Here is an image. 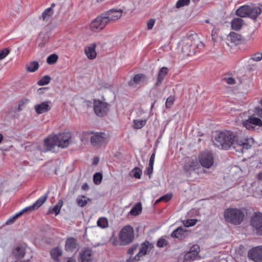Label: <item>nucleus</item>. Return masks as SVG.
Wrapping results in <instances>:
<instances>
[{
  "label": "nucleus",
  "instance_id": "nucleus-1",
  "mask_svg": "<svg viewBox=\"0 0 262 262\" xmlns=\"http://www.w3.org/2000/svg\"><path fill=\"white\" fill-rule=\"evenodd\" d=\"M214 144L221 146L222 148L228 149L231 146L235 148L238 147H246L248 144L242 132H233L229 130L221 132L215 137Z\"/></svg>",
  "mask_w": 262,
  "mask_h": 262
},
{
  "label": "nucleus",
  "instance_id": "nucleus-2",
  "mask_svg": "<svg viewBox=\"0 0 262 262\" xmlns=\"http://www.w3.org/2000/svg\"><path fill=\"white\" fill-rule=\"evenodd\" d=\"M224 216L227 222L237 225L243 221L245 214L241 209L228 208L224 211Z\"/></svg>",
  "mask_w": 262,
  "mask_h": 262
},
{
  "label": "nucleus",
  "instance_id": "nucleus-3",
  "mask_svg": "<svg viewBox=\"0 0 262 262\" xmlns=\"http://www.w3.org/2000/svg\"><path fill=\"white\" fill-rule=\"evenodd\" d=\"M135 237L133 228L129 225L123 227L119 234V240L120 245L125 246L134 241Z\"/></svg>",
  "mask_w": 262,
  "mask_h": 262
},
{
  "label": "nucleus",
  "instance_id": "nucleus-4",
  "mask_svg": "<svg viewBox=\"0 0 262 262\" xmlns=\"http://www.w3.org/2000/svg\"><path fill=\"white\" fill-rule=\"evenodd\" d=\"M153 248V246L148 241H145L143 243L140 248L138 253L133 257H129L127 261V262H136L140 259V258L149 252L151 249Z\"/></svg>",
  "mask_w": 262,
  "mask_h": 262
},
{
  "label": "nucleus",
  "instance_id": "nucleus-5",
  "mask_svg": "<svg viewBox=\"0 0 262 262\" xmlns=\"http://www.w3.org/2000/svg\"><path fill=\"white\" fill-rule=\"evenodd\" d=\"M108 134L104 133H96L91 137V143L93 146L100 147L106 144L109 139Z\"/></svg>",
  "mask_w": 262,
  "mask_h": 262
},
{
  "label": "nucleus",
  "instance_id": "nucleus-6",
  "mask_svg": "<svg viewBox=\"0 0 262 262\" xmlns=\"http://www.w3.org/2000/svg\"><path fill=\"white\" fill-rule=\"evenodd\" d=\"M121 9H112L102 13L107 24L118 20L122 16Z\"/></svg>",
  "mask_w": 262,
  "mask_h": 262
},
{
  "label": "nucleus",
  "instance_id": "nucleus-7",
  "mask_svg": "<svg viewBox=\"0 0 262 262\" xmlns=\"http://www.w3.org/2000/svg\"><path fill=\"white\" fill-rule=\"evenodd\" d=\"M107 25L101 13L91 22L90 28L91 31L98 32L103 30Z\"/></svg>",
  "mask_w": 262,
  "mask_h": 262
},
{
  "label": "nucleus",
  "instance_id": "nucleus-8",
  "mask_svg": "<svg viewBox=\"0 0 262 262\" xmlns=\"http://www.w3.org/2000/svg\"><path fill=\"white\" fill-rule=\"evenodd\" d=\"M94 110L99 117L105 116L108 111V104L99 100H95L93 105Z\"/></svg>",
  "mask_w": 262,
  "mask_h": 262
},
{
  "label": "nucleus",
  "instance_id": "nucleus-9",
  "mask_svg": "<svg viewBox=\"0 0 262 262\" xmlns=\"http://www.w3.org/2000/svg\"><path fill=\"white\" fill-rule=\"evenodd\" d=\"M199 163L206 168H210L214 163V158L212 153L209 151H204L199 156Z\"/></svg>",
  "mask_w": 262,
  "mask_h": 262
},
{
  "label": "nucleus",
  "instance_id": "nucleus-10",
  "mask_svg": "<svg viewBox=\"0 0 262 262\" xmlns=\"http://www.w3.org/2000/svg\"><path fill=\"white\" fill-rule=\"evenodd\" d=\"M55 136L57 146L59 147L62 148L67 147L71 142V136L70 133H63L55 135Z\"/></svg>",
  "mask_w": 262,
  "mask_h": 262
},
{
  "label": "nucleus",
  "instance_id": "nucleus-11",
  "mask_svg": "<svg viewBox=\"0 0 262 262\" xmlns=\"http://www.w3.org/2000/svg\"><path fill=\"white\" fill-rule=\"evenodd\" d=\"M179 47L182 48V52L185 56H189L191 53V47L193 46V37L188 36L182 39L179 42Z\"/></svg>",
  "mask_w": 262,
  "mask_h": 262
},
{
  "label": "nucleus",
  "instance_id": "nucleus-12",
  "mask_svg": "<svg viewBox=\"0 0 262 262\" xmlns=\"http://www.w3.org/2000/svg\"><path fill=\"white\" fill-rule=\"evenodd\" d=\"M200 168V164L196 159L189 160L183 167V170L187 177L190 176L193 172Z\"/></svg>",
  "mask_w": 262,
  "mask_h": 262
},
{
  "label": "nucleus",
  "instance_id": "nucleus-13",
  "mask_svg": "<svg viewBox=\"0 0 262 262\" xmlns=\"http://www.w3.org/2000/svg\"><path fill=\"white\" fill-rule=\"evenodd\" d=\"M28 250H29V248H28L26 244L17 245L12 250L13 255L17 259H21L25 257Z\"/></svg>",
  "mask_w": 262,
  "mask_h": 262
},
{
  "label": "nucleus",
  "instance_id": "nucleus-14",
  "mask_svg": "<svg viewBox=\"0 0 262 262\" xmlns=\"http://www.w3.org/2000/svg\"><path fill=\"white\" fill-rule=\"evenodd\" d=\"M243 125L247 129H253L255 126H262V121L260 119L253 116H249L248 119L243 121Z\"/></svg>",
  "mask_w": 262,
  "mask_h": 262
},
{
  "label": "nucleus",
  "instance_id": "nucleus-15",
  "mask_svg": "<svg viewBox=\"0 0 262 262\" xmlns=\"http://www.w3.org/2000/svg\"><path fill=\"white\" fill-rule=\"evenodd\" d=\"M249 258L255 262H262V246H257L248 252Z\"/></svg>",
  "mask_w": 262,
  "mask_h": 262
},
{
  "label": "nucleus",
  "instance_id": "nucleus-16",
  "mask_svg": "<svg viewBox=\"0 0 262 262\" xmlns=\"http://www.w3.org/2000/svg\"><path fill=\"white\" fill-rule=\"evenodd\" d=\"M48 198V194H46L44 195L41 196L32 205L28 206L24 208L19 213H21V215L27 211H32L41 206L47 200Z\"/></svg>",
  "mask_w": 262,
  "mask_h": 262
},
{
  "label": "nucleus",
  "instance_id": "nucleus-17",
  "mask_svg": "<svg viewBox=\"0 0 262 262\" xmlns=\"http://www.w3.org/2000/svg\"><path fill=\"white\" fill-rule=\"evenodd\" d=\"M147 80V77L145 75L143 74H138L130 79L128 82V85L132 87L135 88L138 85L144 83Z\"/></svg>",
  "mask_w": 262,
  "mask_h": 262
},
{
  "label": "nucleus",
  "instance_id": "nucleus-18",
  "mask_svg": "<svg viewBox=\"0 0 262 262\" xmlns=\"http://www.w3.org/2000/svg\"><path fill=\"white\" fill-rule=\"evenodd\" d=\"M251 224L257 232L262 226V213L259 212L254 213L251 220Z\"/></svg>",
  "mask_w": 262,
  "mask_h": 262
},
{
  "label": "nucleus",
  "instance_id": "nucleus-19",
  "mask_svg": "<svg viewBox=\"0 0 262 262\" xmlns=\"http://www.w3.org/2000/svg\"><path fill=\"white\" fill-rule=\"evenodd\" d=\"M78 249V245L76 240L73 237L67 239L65 245V249L67 252H74Z\"/></svg>",
  "mask_w": 262,
  "mask_h": 262
},
{
  "label": "nucleus",
  "instance_id": "nucleus-20",
  "mask_svg": "<svg viewBox=\"0 0 262 262\" xmlns=\"http://www.w3.org/2000/svg\"><path fill=\"white\" fill-rule=\"evenodd\" d=\"M200 251V247L198 245H194L191 248L189 252L185 255V259L186 260H193L198 255Z\"/></svg>",
  "mask_w": 262,
  "mask_h": 262
},
{
  "label": "nucleus",
  "instance_id": "nucleus-21",
  "mask_svg": "<svg viewBox=\"0 0 262 262\" xmlns=\"http://www.w3.org/2000/svg\"><path fill=\"white\" fill-rule=\"evenodd\" d=\"M188 234V232L183 227H179L174 230L171 235L173 237L179 238L182 240L185 238Z\"/></svg>",
  "mask_w": 262,
  "mask_h": 262
},
{
  "label": "nucleus",
  "instance_id": "nucleus-22",
  "mask_svg": "<svg viewBox=\"0 0 262 262\" xmlns=\"http://www.w3.org/2000/svg\"><path fill=\"white\" fill-rule=\"evenodd\" d=\"M96 47V44L93 43L85 48L84 52L89 59H94L96 57L97 53L95 51Z\"/></svg>",
  "mask_w": 262,
  "mask_h": 262
},
{
  "label": "nucleus",
  "instance_id": "nucleus-23",
  "mask_svg": "<svg viewBox=\"0 0 262 262\" xmlns=\"http://www.w3.org/2000/svg\"><path fill=\"white\" fill-rule=\"evenodd\" d=\"M51 107L49 104V102L45 101L40 104L35 105L34 109L38 114H41L48 112Z\"/></svg>",
  "mask_w": 262,
  "mask_h": 262
},
{
  "label": "nucleus",
  "instance_id": "nucleus-24",
  "mask_svg": "<svg viewBox=\"0 0 262 262\" xmlns=\"http://www.w3.org/2000/svg\"><path fill=\"white\" fill-rule=\"evenodd\" d=\"M45 146L47 148V150H50L57 146L56 138L55 135L49 136L44 141Z\"/></svg>",
  "mask_w": 262,
  "mask_h": 262
},
{
  "label": "nucleus",
  "instance_id": "nucleus-25",
  "mask_svg": "<svg viewBox=\"0 0 262 262\" xmlns=\"http://www.w3.org/2000/svg\"><path fill=\"white\" fill-rule=\"evenodd\" d=\"M249 10H248V16L255 19L261 13V9L256 6H249Z\"/></svg>",
  "mask_w": 262,
  "mask_h": 262
},
{
  "label": "nucleus",
  "instance_id": "nucleus-26",
  "mask_svg": "<svg viewBox=\"0 0 262 262\" xmlns=\"http://www.w3.org/2000/svg\"><path fill=\"white\" fill-rule=\"evenodd\" d=\"M168 69L166 67H163L160 69L157 78V82L155 83L156 86H159L161 84L162 81L164 80L165 76L168 73Z\"/></svg>",
  "mask_w": 262,
  "mask_h": 262
},
{
  "label": "nucleus",
  "instance_id": "nucleus-27",
  "mask_svg": "<svg viewBox=\"0 0 262 262\" xmlns=\"http://www.w3.org/2000/svg\"><path fill=\"white\" fill-rule=\"evenodd\" d=\"M241 39V35L235 32H231L227 37V40L235 45H238Z\"/></svg>",
  "mask_w": 262,
  "mask_h": 262
},
{
  "label": "nucleus",
  "instance_id": "nucleus-28",
  "mask_svg": "<svg viewBox=\"0 0 262 262\" xmlns=\"http://www.w3.org/2000/svg\"><path fill=\"white\" fill-rule=\"evenodd\" d=\"M92 250L89 249H85L80 254L81 262H91L92 258Z\"/></svg>",
  "mask_w": 262,
  "mask_h": 262
},
{
  "label": "nucleus",
  "instance_id": "nucleus-29",
  "mask_svg": "<svg viewBox=\"0 0 262 262\" xmlns=\"http://www.w3.org/2000/svg\"><path fill=\"white\" fill-rule=\"evenodd\" d=\"M53 12V10L51 8H48L43 11L41 16L39 17V18L42 19L45 21H48L51 19Z\"/></svg>",
  "mask_w": 262,
  "mask_h": 262
},
{
  "label": "nucleus",
  "instance_id": "nucleus-30",
  "mask_svg": "<svg viewBox=\"0 0 262 262\" xmlns=\"http://www.w3.org/2000/svg\"><path fill=\"white\" fill-rule=\"evenodd\" d=\"M232 29L234 30H239L241 29L243 25V20L240 18H234L231 23Z\"/></svg>",
  "mask_w": 262,
  "mask_h": 262
},
{
  "label": "nucleus",
  "instance_id": "nucleus-31",
  "mask_svg": "<svg viewBox=\"0 0 262 262\" xmlns=\"http://www.w3.org/2000/svg\"><path fill=\"white\" fill-rule=\"evenodd\" d=\"M249 10V6H242L236 11V14L242 17L248 16Z\"/></svg>",
  "mask_w": 262,
  "mask_h": 262
},
{
  "label": "nucleus",
  "instance_id": "nucleus-32",
  "mask_svg": "<svg viewBox=\"0 0 262 262\" xmlns=\"http://www.w3.org/2000/svg\"><path fill=\"white\" fill-rule=\"evenodd\" d=\"M62 250L59 247L53 248L50 251L52 257L56 261H58V257L62 255Z\"/></svg>",
  "mask_w": 262,
  "mask_h": 262
},
{
  "label": "nucleus",
  "instance_id": "nucleus-33",
  "mask_svg": "<svg viewBox=\"0 0 262 262\" xmlns=\"http://www.w3.org/2000/svg\"><path fill=\"white\" fill-rule=\"evenodd\" d=\"M49 36L42 33H40L37 38V42L38 43V46L40 48H42L45 46L46 43L48 41Z\"/></svg>",
  "mask_w": 262,
  "mask_h": 262
},
{
  "label": "nucleus",
  "instance_id": "nucleus-34",
  "mask_svg": "<svg viewBox=\"0 0 262 262\" xmlns=\"http://www.w3.org/2000/svg\"><path fill=\"white\" fill-rule=\"evenodd\" d=\"M26 70L29 72H34L39 68V63L37 61H32L26 64Z\"/></svg>",
  "mask_w": 262,
  "mask_h": 262
},
{
  "label": "nucleus",
  "instance_id": "nucleus-35",
  "mask_svg": "<svg viewBox=\"0 0 262 262\" xmlns=\"http://www.w3.org/2000/svg\"><path fill=\"white\" fill-rule=\"evenodd\" d=\"M89 201H91V200L90 199H86V197L84 195L79 196L76 199L78 205L81 207L85 206Z\"/></svg>",
  "mask_w": 262,
  "mask_h": 262
},
{
  "label": "nucleus",
  "instance_id": "nucleus-36",
  "mask_svg": "<svg viewBox=\"0 0 262 262\" xmlns=\"http://www.w3.org/2000/svg\"><path fill=\"white\" fill-rule=\"evenodd\" d=\"M262 59V53L260 52L256 53L255 54L252 55L251 58L248 60V63H249V66L252 65L254 66V64H252V61H259Z\"/></svg>",
  "mask_w": 262,
  "mask_h": 262
},
{
  "label": "nucleus",
  "instance_id": "nucleus-37",
  "mask_svg": "<svg viewBox=\"0 0 262 262\" xmlns=\"http://www.w3.org/2000/svg\"><path fill=\"white\" fill-rule=\"evenodd\" d=\"M62 205V202L60 201L53 208L50 207L48 210V213H55L56 215H58L60 211L61 207Z\"/></svg>",
  "mask_w": 262,
  "mask_h": 262
},
{
  "label": "nucleus",
  "instance_id": "nucleus-38",
  "mask_svg": "<svg viewBox=\"0 0 262 262\" xmlns=\"http://www.w3.org/2000/svg\"><path fill=\"white\" fill-rule=\"evenodd\" d=\"M142 211V206L140 203H137L130 211V214L133 215L139 214Z\"/></svg>",
  "mask_w": 262,
  "mask_h": 262
},
{
  "label": "nucleus",
  "instance_id": "nucleus-39",
  "mask_svg": "<svg viewBox=\"0 0 262 262\" xmlns=\"http://www.w3.org/2000/svg\"><path fill=\"white\" fill-rule=\"evenodd\" d=\"M51 79L49 76H44L37 82V84L40 86L47 85L50 83Z\"/></svg>",
  "mask_w": 262,
  "mask_h": 262
},
{
  "label": "nucleus",
  "instance_id": "nucleus-40",
  "mask_svg": "<svg viewBox=\"0 0 262 262\" xmlns=\"http://www.w3.org/2000/svg\"><path fill=\"white\" fill-rule=\"evenodd\" d=\"M97 226L101 228H105L108 226L107 220L105 217H100L97 221Z\"/></svg>",
  "mask_w": 262,
  "mask_h": 262
},
{
  "label": "nucleus",
  "instance_id": "nucleus-41",
  "mask_svg": "<svg viewBox=\"0 0 262 262\" xmlns=\"http://www.w3.org/2000/svg\"><path fill=\"white\" fill-rule=\"evenodd\" d=\"M146 122L145 120H135L134 121V127L136 129H140L145 124Z\"/></svg>",
  "mask_w": 262,
  "mask_h": 262
},
{
  "label": "nucleus",
  "instance_id": "nucleus-42",
  "mask_svg": "<svg viewBox=\"0 0 262 262\" xmlns=\"http://www.w3.org/2000/svg\"><path fill=\"white\" fill-rule=\"evenodd\" d=\"M58 58V57L56 54H52L47 58V62L49 64H53L56 62Z\"/></svg>",
  "mask_w": 262,
  "mask_h": 262
},
{
  "label": "nucleus",
  "instance_id": "nucleus-43",
  "mask_svg": "<svg viewBox=\"0 0 262 262\" xmlns=\"http://www.w3.org/2000/svg\"><path fill=\"white\" fill-rule=\"evenodd\" d=\"M102 179V175L100 172L95 173L93 176V181L95 184L98 185L100 184Z\"/></svg>",
  "mask_w": 262,
  "mask_h": 262
},
{
  "label": "nucleus",
  "instance_id": "nucleus-44",
  "mask_svg": "<svg viewBox=\"0 0 262 262\" xmlns=\"http://www.w3.org/2000/svg\"><path fill=\"white\" fill-rule=\"evenodd\" d=\"M28 102V100L24 99L18 102V106L16 108L15 112H19L23 110L24 105Z\"/></svg>",
  "mask_w": 262,
  "mask_h": 262
},
{
  "label": "nucleus",
  "instance_id": "nucleus-45",
  "mask_svg": "<svg viewBox=\"0 0 262 262\" xmlns=\"http://www.w3.org/2000/svg\"><path fill=\"white\" fill-rule=\"evenodd\" d=\"M190 0H178L176 3V8H180L189 5Z\"/></svg>",
  "mask_w": 262,
  "mask_h": 262
},
{
  "label": "nucleus",
  "instance_id": "nucleus-46",
  "mask_svg": "<svg viewBox=\"0 0 262 262\" xmlns=\"http://www.w3.org/2000/svg\"><path fill=\"white\" fill-rule=\"evenodd\" d=\"M132 172L135 178L140 179L142 170L139 168L135 167L132 170Z\"/></svg>",
  "mask_w": 262,
  "mask_h": 262
},
{
  "label": "nucleus",
  "instance_id": "nucleus-47",
  "mask_svg": "<svg viewBox=\"0 0 262 262\" xmlns=\"http://www.w3.org/2000/svg\"><path fill=\"white\" fill-rule=\"evenodd\" d=\"M174 101H175V98L173 96H169L167 99L166 103H165V106H166V108H170L172 106Z\"/></svg>",
  "mask_w": 262,
  "mask_h": 262
},
{
  "label": "nucleus",
  "instance_id": "nucleus-48",
  "mask_svg": "<svg viewBox=\"0 0 262 262\" xmlns=\"http://www.w3.org/2000/svg\"><path fill=\"white\" fill-rule=\"evenodd\" d=\"M21 215V213H17L14 215L10 217L9 219H8V220L6 221V223L7 225H11L13 224L15 220L17 219L20 215Z\"/></svg>",
  "mask_w": 262,
  "mask_h": 262
},
{
  "label": "nucleus",
  "instance_id": "nucleus-49",
  "mask_svg": "<svg viewBox=\"0 0 262 262\" xmlns=\"http://www.w3.org/2000/svg\"><path fill=\"white\" fill-rule=\"evenodd\" d=\"M223 80L228 84H234L235 83V79L230 76H226L224 77Z\"/></svg>",
  "mask_w": 262,
  "mask_h": 262
},
{
  "label": "nucleus",
  "instance_id": "nucleus-50",
  "mask_svg": "<svg viewBox=\"0 0 262 262\" xmlns=\"http://www.w3.org/2000/svg\"><path fill=\"white\" fill-rule=\"evenodd\" d=\"M193 46H195L197 48H202L204 47L203 43L199 41L197 37H193Z\"/></svg>",
  "mask_w": 262,
  "mask_h": 262
},
{
  "label": "nucleus",
  "instance_id": "nucleus-51",
  "mask_svg": "<svg viewBox=\"0 0 262 262\" xmlns=\"http://www.w3.org/2000/svg\"><path fill=\"white\" fill-rule=\"evenodd\" d=\"M196 221L195 220H188L184 221V225L185 227H189L195 225Z\"/></svg>",
  "mask_w": 262,
  "mask_h": 262
},
{
  "label": "nucleus",
  "instance_id": "nucleus-52",
  "mask_svg": "<svg viewBox=\"0 0 262 262\" xmlns=\"http://www.w3.org/2000/svg\"><path fill=\"white\" fill-rule=\"evenodd\" d=\"M9 53V50L8 49H4L0 51V60L3 59Z\"/></svg>",
  "mask_w": 262,
  "mask_h": 262
},
{
  "label": "nucleus",
  "instance_id": "nucleus-53",
  "mask_svg": "<svg viewBox=\"0 0 262 262\" xmlns=\"http://www.w3.org/2000/svg\"><path fill=\"white\" fill-rule=\"evenodd\" d=\"M167 244V242L164 238H160L157 242V246L159 247H163Z\"/></svg>",
  "mask_w": 262,
  "mask_h": 262
},
{
  "label": "nucleus",
  "instance_id": "nucleus-54",
  "mask_svg": "<svg viewBox=\"0 0 262 262\" xmlns=\"http://www.w3.org/2000/svg\"><path fill=\"white\" fill-rule=\"evenodd\" d=\"M153 166L154 164L149 163L148 167L146 168L145 173L149 176L152 174L153 171Z\"/></svg>",
  "mask_w": 262,
  "mask_h": 262
},
{
  "label": "nucleus",
  "instance_id": "nucleus-55",
  "mask_svg": "<svg viewBox=\"0 0 262 262\" xmlns=\"http://www.w3.org/2000/svg\"><path fill=\"white\" fill-rule=\"evenodd\" d=\"M138 247V245L135 244L132 246L127 251V253L130 255H133L135 251H136Z\"/></svg>",
  "mask_w": 262,
  "mask_h": 262
},
{
  "label": "nucleus",
  "instance_id": "nucleus-56",
  "mask_svg": "<svg viewBox=\"0 0 262 262\" xmlns=\"http://www.w3.org/2000/svg\"><path fill=\"white\" fill-rule=\"evenodd\" d=\"M155 23V19H150L147 23V26L148 30H151Z\"/></svg>",
  "mask_w": 262,
  "mask_h": 262
},
{
  "label": "nucleus",
  "instance_id": "nucleus-57",
  "mask_svg": "<svg viewBox=\"0 0 262 262\" xmlns=\"http://www.w3.org/2000/svg\"><path fill=\"white\" fill-rule=\"evenodd\" d=\"M254 115L258 116L262 118V110L259 107H256L255 108Z\"/></svg>",
  "mask_w": 262,
  "mask_h": 262
},
{
  "label": "nucleus",
  "instance_id": "nucleus-58",
  "mask_svg": "<svg viewBox=\"0 0 262 262\" xmlns=\"http://www.w3.org/2000/svg\"><path fill=\"white\" fill-rule=\"evenodd\" d=\"M171 198V195H165L164 196H163L160 198V200H162V201L167 202L169 200H170Z\"/></svg>",
  "mask_w": 262,
  "mask_h": 262
},
{
  "label": "nucleus",
  "instance_id": "nucleus-59",
  "mask_svg": "<svg viewBox=\"0 0 262 262\" xmlns=\"http://www.w3.org/2000/svg\"><path fill=\"white\" fill-rule=\"evenodd\" d=\"M155 153L154 152L152 154V155L150 156L149 163L154 164V161H155Z\"/></svg>",
  "mask_w": 262,
  "mask_h": 262
},
{
  "label": "nucleus",
  "instance_id": "nucleus-60",
  "mask_svg": "<svg viewBox=\"0 0 262 262\" xmlns=\"http://www.w3.org/2000/svg\"><path fill=\"white\" fill-rule=\"evenodd\" d=\"M89 188V186H88V184L87 183H84L82 186V189L83 190H87Z\"/></svg>",
  "mask_w": 262,
  "mask_h": 262
},
{
  "label": "nucleus",
  "instance_id": "nucleus-61",
  "mask_svg": "<svg viewBox=\"0 0 262 262\" xmlns=\"http://www.w3.org/2000/svg\"><path fill=\"white\" fill-rule=\"evenodd\" d=\"M257 178L260 181H262V172H259L257 175Z\"/></svg>",
  "mask_w": 262,
  "mask_h": 262
},
{
  "label": "nucleus",
  "instance_id": "nucleus-62",
  "mask_svg": "<svg viewBox=\"0 0 262 262\" xmlns=\"http://www.w3.org/2000/svg\"><path fill=\"white\" fill-rule=\"evenodd\" d=\"M98 162V159L97 158H95L94 160V162H93V163L94 164H97Z\"/></svg>",
  "mask_w": 262,
  "mask_h": 262
},
{
  "label": "nucleus",
  "instance_id": "nucleus-63",
  "mask_svg": "<svg viewBox=\"0 0 262 262\" xmlns=\"http://www.w3.org/2000/svg\"><path fill=\"white\" fill-rule=\"evenodd\" d=\"M67 262H76V261L72 258H69Z\"/></svg>",
  "mask_w": 262,
  "mask_h": 262
},
{
  "label": "nucleus",
  "instance_id": "nucleus-64",
  "mask_svg": "<svg viewBox=\"0 0 262 262\" xmlns=\"http://www.w3.org/2000/svg\"><path fill=\"white\" fill-rule=\"evenodd\" d=\"M3 136L2 134H0V143L1 142L2 140H3Z\"/></svg>",
  "mask_w": 262,
  "mask_h": 262
}]
</instances>
